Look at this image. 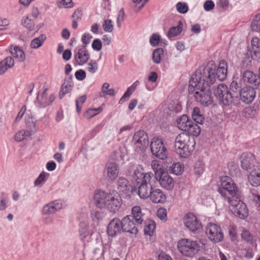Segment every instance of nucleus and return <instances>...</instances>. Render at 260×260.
Returning a JSON list of instances; mask_svg holds the SVG:
<instances>
[{"mask_svg":"<svg viewBox=\"0 0 260 260\" xmlns=\"http://www.w3.org/2000/svg\"><path fill=\"white\" fill-rule=\"evenodd\" d=\"M21 23L22 24L29 30H32L34 28L35 23L34 21L28 16L23 18Z\"/></svg>","mask_w":260,"mask_h":260,"instance_id":"nucleus-41","label":"nucleus"},{"mask_svg":"<svg viewBox=\"0 0 260 260\" xmlns=\"http://www.w3.org/2000/svg\"><path fill=\"white\" fill-rule=\"evenodd\" d=\"M155 229V223L153 221L150 220L145 223L144 228L145 234L151 236Z\"/></svg>","mask_w":260,"mask_h":260,"instance_id":"nucleus-40","label":"nucleus"},{"mask_svg":"<svg viewBox=\"0 0 260 260\" xmlns=\"http://www.w3.org/2000/svg\"><path fill=\"white\" fill-rule=\"evenodd\" d=\"M229 235L231 240H235L237 238L236 226L235 225H232L229 226Z\"/></svg>","mask_w":260,"mask_h":260,"instance_id":"nucleus-55","label":"nucleus"},{"mask_svg":"<svg viewBox=\"0 0 260 260\" xmlns=\"http://www.w3.org/2000/svg\"><path fill=\"white\" fill-rule=\"evenodd\" d=\"M160 41V36L158 34H153L151 35L150 38V43L154 47H155L158 45Z\"/></svg>","mask_w":260,"mask_h":260,"instance_id":"nucleus-54","label":"nucleus"},{"mask_svg":"<svg viewBox=\"0 0 260 260\" xmlns=\"http://www.w3.org/2000/svg\"><path fill=\"white\" fill-rule=\"evenodd\" d=\"M228 202L230 204V210L237 216L244 219L248 216V210L246 205L239 198L231 199L228 198Z\"/></svg>","mask_w":260,"mask_h":260,"instance_id":"nucleus-9","label":"nucleus"},{"mask_svg":"<svg viewBox=\"0 0 260 260\" xmlns=\"http://www.w3.org/2000/svg\"><path fill=\"white\" fill-rule=\"evenodd\" d=\"M259 76L250 71H246L243 74L244 82L257 86L260 83Z\"/></svg>","mask_w":260,"mask_h":260,"instance_id":"nucleus-25","label":"nucleus"},{"mask_svg":"<svg viewBox=\"0 0 260 260\" xmlns=\"http://www.w3.org/2000/svg\"><path fill=\"white\" fill-rule=\"evenodd\" d=\"M132 144L135 151L141 153L149 144V139L147 134L144 131H138L133 136Z\"/></svg>","mask_w":260,"mask_h":260,"instance_id":"nucleus-7","label":"nucleus"},{"mask_svg":"<svg viewBox=\"0 0 260 260\" xmlns=\"http://www.w3.org/2000/svg\"><path fill=\"white\" fill-rule=\"evenodd\" d=\"M62 208V204L60 201L55 200L46 205L43 208V213L45 215L54 214Z\"/></svg>","mask_w":260,"mask_h":260,"instance_id":"nucleus-23","label":"nucleus"},{"mask_svg":"<svg viewBox=\"0 0 260 260\" xmlns=\"http://www.w3.org/2000/svg\"><path fill=\"white\" fill-rule=\"evenodd\" d=\"M204 165L202 161H198L194 165L195 173L198 175L202 174L204 172Z\"/></svg>","mask_w":260,"mask_h":260,"instance_id":"nucleus-53","label":"nucleus"},{"mask_svg":"<svg viewBox=\"0 0 260 260\" xmlns=\"http://www.w3.org/2000/svg\"><path fill=\"white\" fill-rule=\"evenodd\" d=\"M185 131L191 135L198 136L201 132V128L197 123L191 121V123L188 126Z\"/></svg>","mask_w":260,"mask_h":260,"instance_id":"nucleus-34","label":"nucleus"},{"mask_svg":"<svg viewBox=\"0 0 260 260\" xmlns=\"http://www.w3.org/2000/svg\"><path fill=\"white\" fill-rule=\"evenodd\" d=\"M106 177L108 181H113L118 177L119 172L118 165L115 162H110L106 168Z\"/></svg>","mask_w":260,"mask_h":260,"instance_id":"nucleus-19","label":"nucleus"},{"mask_svg":"<svg viewBox=\"0 0 260 260\" xmlns=\"http://www.w3.org/2000/svg\"><path fill=\"white\" fill-rule=\"evenodd\" d=\"M240 160L242 168L248 172L251 171L254 166H257L254 165L255 158L251 153H242L240 157Z\"/></svg>","mask_w":260,"mask_h":260,"instance_id":"nucleus-15","label":"nucleus"},{"mask_svg":"<svg viewBox=\"0 0 260 260\" xmlns=\"http://www.w3.org/2000/svg\"><path fill=\"white\" fill-rule=\"evenodd\" d=\"M121 222L123 232L134 235L138 233L139 226H137V223L131 218V215L124 217Z\"/></svg>","mask_w":260,"mask_h":260,"instance_id":"nucleus-12","label":"nucleus"},{"mask_svg":"<svg viewBox=\"0 0 260 260\" xmlns=\"http://www.w3.org/2000/svg\"><path fill=\"white\" fill-rule=\"evenodd\" d=\"M177 248L184 256L192 257L200 250V246L196 241L184 238L178 242Z\"/></svg>","mask_w":260,"mask_h":260,"instance_id":"nucleus-6","label":"nucleus"},{"mask_svg":"<svg viewBox=\"0 0 260 260\" xmlns=\"http://www.w3.org/2000/svg\"><path fill=\"white\" fill-rule=\"evenodd\" d=\"M111 193H107L104 191L99 190L94 196V204L99 208H106L108 202L109 197Z\"/></svg>","mask_w":260,"mask_h":260,"instance_id":"nucleus-16","label":"nucleus"},{"mask_svg":"<svg viewBox=\"0 0 260 260\" xmlns=\"http://www.w3.org/2000/svg\"><path fill=\"white\" fill-rule=\"evenodd\" d=\"M131 218L137 223V226L141 224L143 221V214L139 206H135L132 210Z\"/></svg>","mask_w":260,"mask_h":260,"instance_id":"nucleus-28","label":"nucleus"},{"mask_svg":"<svg viewBox=\"0 0 260 260\" xmlns=\"http://www.w3.org/2000/svg\"><path fill=\"white\" fill-rule=\"evenodd\" d=\"M80 228L79 230V235L81 239H84L88 235L87 230V225L85 222H81L80 223Z\"/></svg>","mask_w":260,"mask_h":260,"instance_id":"nucleus-45","label":"nucleus"},{"mask_svg":"<svg viewBox=\"0 0 260 260\" xmlns=\"http://www.w3.org/2000/svg\"><path fill=\"white\" fill-rule=\"evenodd\" d=\"M239 95L243 103L248 104L254 100L255 96V91L253 88L246 86L240 90Z\"/></svg>","mask_w":260,"mask_h":260,"instance_id":"nucleus-14","label":"nucleus"},{"mask_svg":"<svg viewBox=\"0 0 260 260\" xmlns=\"http://www.w3.org/2000/svg\"><path fill=\"white\" fill-rule=\"evenodd\" d=\"M48 88L47 87L44 89V91L41 93L39 92L37 97V101L39 104V107H45L48 105V97L47 91Z\"/></svg>","mask_w":260,"mask_h":260,"instance_id":"nucleus-30","label":"nucleus"},{"mask_svg":"<svg viewBox=\"0 0 260 260\" xmlns=\"http://www.w3.org/2000/svg\"><path fill=\"white\" fill-rule=\"evenodd\" d=\"M46 178L45 173L44 172H42L37 179L35 181V185L36 186L39 185L42 182L45 181Z\"/></svg>","mask_w":260,"mask_h":260,"instance_id":"nucleus-63","label":"nucleus"},{"mask_svg":"<svg viewBox=\"0 0 260 260\" xmlns=\"http://www.w3.org/2000/svg\"><path fill=\"white\" fill-rule=\"evenodd\" d=\"M153 176L151 172H145L141 165H137L134 168L132 177L139 185L138 192L141 199H147L151 195L153 190L151 181Z\"/></svg>","mask_w":260,"mask_h":260,"instance_id":"nucleus-2","label":"nucleus"},{"mask_svg":"<svg viewBox=\"0 0 260 260\" xmlns=\"http://www.w3.org/2000/svg\"><path fill=\"white\" fill-rule=\"evenodd\" d=\"M73 6V3L72 0H62L58 4L59 8H71Z\"/></svg>","mask_w":260,"mask_h":260,"instance_id":"nucleus-60","label":"nucleus"},{"mask_svg":"<svg viewBox=\"0 0 260 260\" xmlns=\"http://www.w3.org/2000/svg\"><path fill=\"white\" fill-rule=\"evenodd\" d=\"M191 123V120L188 119L186 115H183L177 120V127L182 131H186L188 126Z\"/></svg>","mask_w":260,"mask_h":260,"instance_id":"nucleus-31","label":"nucleus"},{"mask_svg":"<svg viewBox=\"0 0 260 260\" xmlns=\"http://www.w3.org/2000/svg\"><path fill=\"white\" fill-rule=\"evenodd\" d=\"M72 82L65 80L61 87L59 94V99H61L66 93L70 92L72 90Z\"/></svg>","mask_w":260,"mask_h":260,"instance_id":"nucleus-33","label":"nucleus"},{"mask_svg":"<svg viewBox=\"0 0 260 260\" xmlns=\"http://www.w3.org/2000/svg\"><path fill=\"white\" fill-rule=\"evenodd\" d=\"M221 187L218 188L220 194L228 200V198L231 199H238L240 192L233 180L228 176H224L221 179Z\"/></svg>","mask_w":260,"mask_h":260,"instance_id":"nucleus-5","label":"nucleus"},{"mask_svg":"<svg viewBox=\"0 0 260 260\" xmlns=\"http://www.w3.org/2000/svg\"><path fill=\"white\" fill-rule=\"evenodd\" d=\"M248 176L249 183L254 187L260 185V166H254Z\"/></svg>","mask_w":260,"mask_h":260,"instance_id":"nucleus-22","label":"nucleus"},{"mask_svg":"<svg viewBox=\"0 0 260 260\" xmlns=\"http://www.w3.org/2000/svg\"><path fill=\"white\" fill-rule=\"evenodd\" d=\"M185 226L192 232L195 233L202 229V224L196 216L192 213H188L184 218Z\"/></svg>","mask_w":260,"mask_h":260,"instance_id":"nucleus-11","label":"nucleus"},{"mask_svg":"<svg viewBox=\"0 0 260 260\" xmlns=\"http://www.w3.org/2000/svg\"><path fill=\"white\" fill-rule=\"evenodd\" d=\"M31 132L27 130H21L17 132L15 136V140L17 142H21L31 137Z\"/></svg>","mask_w":260,"mask_h":260,"instance_id":"nucleus-35","label":"nucleus"},{"mask_svg":"<svg viewBox=\"0 0 260 260\" xmlns=\"http://www.w3.org/2000/svg\"><path fill=\"white\" fill-rule=\"evenodd\" d=\"M206 233L208 238L215 243L221 241L223 234L220 226L216 224L209 223L206 227Z\"/></svg>","mask_w":260,"mask_h":260,"instance_id":"nucleus-10","label":"nucleus"},{"mask_svg":"<svg viewBox=\"0 0 260 260\" xmlns=\"http://www.w3.org/2000/svg\"><path fill=\"white\" fill-rule=\"evenodd\" d=\"M92 36L88 33H85L82 37V41L83 43L82 48H86L87 45L89 43Z\"/></svg>","mask_w":260,"mask_h":260,"instance_id":"nucleus-56","label":"nucleus"},{"mask_svg":"<svg viewBox=\"0 0 260 260\" xmlns=\"http://www.w3.org/2000/svg\"><path fill=\"white\" fill-rule=\"evenodd\" d=\"M164 55V50L162 48L155 49L152 53V60L154 63L158 64L160 62L161 58Z\"/></svg>","mask_w":260,"mask_h":260,"instance_id":"nucleus-38","label":"nucleus"},{"mask_svg":"<svg viewBox=\"0 0 260 260\" xmlns=\"http://www.w3.org/2000/svg\"><path fill=\"white\" fill-rule=\"evenodd\" d=\"M151 167L155 172V177L157 174H161L164 172V170L161 168L157 160H153L151 162Z\"/></svg>","mask_w":260,"mask_h":260,"instance_id":"nucleus-48","label":"nucleus"},{"mask_svg":"<svg viewBox=\"0 0 260 260\" xmlns=\"http://www.w3.org/2000/svg\"><path fill=\"white\" fill-rule=\"evenodd\" d=\"M104 217L103 212L94 211L92 213V218L94 221H99L102 220Z\"/></svg>","mask_w":260,"mask_h":260,"instance_id":"nucleus-57","label":"nucleus"},{"mask_svg":"<svg viewBox=\"0 0 260 260\" xmlns=\"http://www.w3.org/2000/svg\"><path fill=\"white\" fill-rule=\"evenodd\" d=\"M150 149L152 154L160 159L167 158L168 151L165 146L162 139L158 137H154L151 142Z\"/></svg>","mask_w":260,"mask_h":260,"instance_id":"nucleus-8","label":"nucleus"},{"mask_svg":"<svg viewBox=\"0 0 260 260\" xmlns=\"http://www.w3.org/2000/svg\"><path fill=\"white\" fill-rule=\"evenodd\" d=\"M183 167L180 162L173 163L169 168V171L175 175H179L182 172Z\"/></svg>","mask_w":260,"mask_h":260,"instance_id":"nucleus-39","label":"nucleus"},{"mask_svg":"<svg viewBox=\"0 0 260 260\" xmlns=\"http://www.w3.org/2000/svg\"><path fill=\"white\" fill-rule=\"evenodd\" d=\"M177 11L181 14H185L187 12L188 8L185 3L179 2L176 4Z\"/></svg>","mask_w":260,"mask_h":260,"instance_id":"nucleus-50","label":"nucleus"},{"mask_svg":"<svg viewBox=\"0 0 260 260\" xmlns=\"http://www.w3.org/2000/svg\"><path fill=\"white\" fill-rule=\"evenodd\" d=\"M122 230L121 220L115 218L108 224L107 233L111 237H114L121 233Z\"/></svg>","mask_w":260,"mask_h":260,"instance_id":"nucleus-18","label":"nucleus"},{"mask_svg":"<svg viewBox=\"0 0 260 260\" xmlns=\"http://www.w3.org/2000/svg\"><path fill=\"white\" fill-rule=\"evenodd\" d=\"M108 198L106 208L111 212H115L121 206V198L117 192L111 193Z\"/></svg>","mask_w":260,"mask_h":260,"instance_id":"nucleus-20","label":"nucleus"},{"mask_svg":"<svg viewBox=\"0 0 260 260\" xmlns=\"http://www.w3.org/2000/svg\"><path fill=\"white\" fill-rule=\"evenodd\" d=\"M75 77L79 80H83L86 78V73L83 70H79L76 72Z\"/></svg>","mask_w":260,"mask_h":260,"instance_id":"nucleus-62","label":"nucleus"},{"mask_svg":"<svg viewBox=\"0 0 260 260\" xmlns=\"http://www.w3.org/2000/svg\"><path fill=\"white\" fill-rule=\"evenodd\" d=\"M117 188L119 192L125 196H130L133 192V188L128 181L124 177H119L117 180Z\"/></svg>","mask_w":260,"mask_h":260,"instance_id":"nucleus-21","label":"nucleus"},{"mask_svg":"<svg viewBox=\"0 0 260 260\" xmlns=\"http://www.w3.org/2000/svg\"><path fill=\"white\" fill-rule=\"evenodd\" d=\"M103 28L106 32H112L113 30L112 20L110 19L105 20L103 24Z\"/></svg>","mask_w":260,"mask_h":260,"instance_id":"nucleus-52","label":"nucleus"},{"mask_svg":"<svg viewBox=\"0 0 260 260\" xmlns=\"http://www.w3.org/2000/svg\"><path fill=\"white\" fill-rule=\"evenodd\" d=\"M241 237L243 240L247 243L252 244L254 242L253 235L247 230H244L241 234Z\"/></svg>","mask_w":260,"mask_h":260,"instance_id":"nucleus-44","label":"nucleus"},{"mask_svg":"<svg viewBox=\"0 0 260 260\" xmlns=\"http://www.w3.org/2000/svg\"><path fill=\"white\" fill-rule=\"evenodd\" d=\"M124 16V11L123 8H121L118 13L117 18V26L120 28L121 27V23L123 20Z\"/></svg>","mask_w":260,"mask_h":260,"instance_id":"nucleus-59","label":"nucleus"},{"mask_svg":"<svg viewBox=\"0 0 260 260\" xmlns=\"http://www.w3.org/2000/svg\"><path fill=\"white\" fill-rule=\"evenodd\" d=\"M155 178L158 179L160 185L166 189L171 190L174 186L173 179L167 172H164L161 174H157Z\"/></svg>","mask_w":260,"mask_h":260,"instance_id":"nucleus-13","label":"nucleus"},{"mask_svg":"<svg viewBox=\"0 0 260 260\" xmlns=\"http://www.w3.org/2000/svg\"><path fill=\"white\" fill-rule=\"evenodd\" d=\"M102 47V42L99 39H95L92 43V48L96 51H100L101 50Z\"/></svg>","mask_w":260,"mask_h":260,"instance_id":"nucleus-61","label":"nucleus"},{"mask_svg":"<svg viewBox=\"0 0 260 260\" xmlns=\"http://www.w3.org/2000/svg\"><path fill=\"white\" fill-rule=\"evenodd\" d=\"M241 89L239 84L235 81H233L231 83L230 90L226 85L219 84L215 91V95L224 105L229 106L237 101Z\"/></svg>","mask_w":260,"mask_h":260,"instance_id":"nucleus-3","label":"nucleus"},{"mask_svg":"<svg viewBox=\"0 0 260 260\" xmlns=\"http://www.w3.org/2000/svg\"><path fill=\"white\" fill-rule=\"evenodd\" d=\"M14 65V61L11 56L5 58L0 62V74H3L9 68H12Z\"/></svg>","mask_w":260,"mask_h":260,"instance_id":"nucleus-29","label":"nucleus"},{"mask_svg":"<svg viewBox=\"0 0 260 260\" xmlns=\"http://www.w3.org/2000/svg\"><path fill=\"white\" fill-rule=\"evenodd\" d=\"M89 58V54L86 48L80 49L75 55V64L82 66L85 63Z\"/></svg>","mask_w":260,"mask_h":260,"instance_id":"nucleus-24","label":"nucleus"},{"mask_svg":"<svg viewBox=\"0 0 260 260\" xmlns=\"http://www.w3.org/2000/svg\"><path fill=\"white\" fill-rule=\"evenodd\" d=\"M87 70L91 74H94L96 72L98 69V64L96 61L91 60L88 63Z\"/></svg>","mask_w":260,"mask_h":260,"instance_id":"nucleus-51","label":"nucleus"},{"mask_svg":"<svg viewBox=\"0 0 260 260\" xmlns=\"http://www.w3.org/2000/svg\"><path fill=\"white\" fill-rule=\"evenodd\" d=\"M191 116L193 121L197 124H201L203 123L204 118L203 115L200 114V110L199 108L196 107L193 109Z\"/></svg>","mask_w":260,"mask_h":260,"instance_id":"nucleus-36","label":"nucleus"},{"mask_svg":"<svg viewBox=\"0 0 260 260\" xmlns=\"http://www.w3.org/2000/svg\"><path fill=\"white\" fill-rule=\"evenodd\" d=\"M251 28L253 31H260V13L257 14L251 22Z\"/></svg>","mask_w":260,"mask_h":260,"instance_id":"nucleus-42","label":"nucleus"},{"mask_svg":"<svg viewBox=\"0 0 260 260\" xmlns=\"http://www.w3.org/2000/svg\"><path fill=\"white\" fill-rule=\"evenodd\" d=\"M195 142L193 138H190L186 133L178 135L174 143L175 151L183 158H187L194 150Z\"/></svg>","mask_w":260,"mask_h":260,"instance_id":"nucleus-4","label":"nucleus"},{"mask_svg":"<svg viewBox=\"0 0 260 260\" xmlns=\"http://www.w3.org/2000/svg\"><path fill=\"white\" fill-rule=\"evenodd\" d=\"M215 68L202 67L192 75L189 81L188 92L202 105L209 106L212 103L209 85L215 81Z\"/></svg>","mask_w":260,"mask_h":260,"instance_id":"nucleus-1","label":"nucleus"},{"mask_svg":"<svg viewBox=\"0 0 260 260\" xmlns=\"http://www.w3.org/2000/svg\"><path fill=\"white\" fill-rule=\"evenodd\" d=\"M46 39V37L45 35H41L39 37L31 40L30 44V47L35 49L40 48L43 44Z\"/></svg>","mask_w":260,"mask_h":260,"instance_id":"nucleus-32","label":"nucleus"},{"mask_svg":"<svg viewBox=\"0 0 260 260\" xmlns=\"http://www.w3.org/2000/svg\"><path fill=\"white\" fill-rule=\"evenodd\" d=\"M135 89V86H134V85H132L131 86L129 87L125 92L124 93L123 96L121 98L119 101V104H122L125 101V99L127 98H129L130 95L133 93Z\"/></svg>","mask_w":260,"mask_h":260,"instance_id":"nucleus-47","label":"nucleus"},{"mask_svg":"<svg viewBox=\"0 0 260 260\" xmlns=\"http://www.w3.org/2000/svg\"><path fill=\"white\" fill-rule=\"evenodd\" d=\"M10 52L11 55L19 62H23L26 58L23 50L18 46H11Z\"/></svg>","mask_w":260,"mask_h":260,"instance_id":"nucleus-26","label":"nucleus"},{"mask_svg":"<svg viewBox=\"0 0 260 260\" xmlns=\"http://www.w3.org/2000/svg\"><path fill=\"white\" fill-rule=\"evenodd\" d=\"M102 110V108L101 107L95 109H90L84 113L83 116L85 118L89 119L101 112Z\"/></svg>","mask_w":260,"mask_h":260,"instance_id":"nucleus-43","label":"nucleus"},{"mask_svg":"<svg viewBox=\"0 0 260 260\" xmlns=\"http://www.w3.org/2000/svg\"><path fill=\"white\" fill-rule=\"evenodd\" d=\"M182 31V27L177 26L176 27H172L170 28L167 33V36L169 38H172L178 35Z\"/></svg>","mask_w":260,"mask_h":260,"instance_id":"nucleus-46","label":"nucleus"},{"mask_svg":"<svg viewBox=\"0 0 260 260\" xmlns=\"http://www.w3.org/2000/svg\"><path fill=\"white\" fill-rule=\"evenodd\" d=\"M26 125L27 128L26 130L31 132V135L37 132V127L36 126V123L33 120L32 117L28 116L26 117Z\"/></svg>","mask_w":260,"mask_h":260,"instance_id":"nucleus-37","label":"nucleus"},{"mask_svg":"<svg viewBox=\"0 0 260 260\" xmlns=\"http://www.w3.org/2000/svg\"><path fill=\"white\" fill-rule=\"evenodd\" d=\"M87 99L86 95H83L80 96L76 101V106L77 112L79 113L81 111L82 105L86 101Z\"/></svg>","mask_w":260,"mask_h":260,"instance_id":"nucleus-49","label":"nucleus"},{"mask_svg":"<svg viewBox=\"0 0 260 260\" xmlns=\"http://www.w3.org/2000/svg\"><path fill=\"white\" fill-rule=\"evenodd\" d=\"M251 45L253 49H260V39L258 38H253L251 40Z\"/></svg>","mask_w":260,"mask_h":260,"instance_id":"nucleus-64","label":"nucleus"},{"mask_svg":"<svg viewBox=\"0 0 260 260\" xmlns=\"http://www.w3.org/2000/svg\"><path fill=\"white\" fill-rule=\"evenodd\" d=\"M149 197L151 201L155 203H163L166 199L165 194L159 189H153Z\"/></svg>","mask_w":260,"mask_h":260,"instance_id":"nucleus-27","label":"nucleus"},{"mask_svg":"<svg viewBox=\"0 0 260 260\" xmlns=\"http://www.w3.org/2000/svg\"><path fill=\"white\" fill-rule=\"evenodd\" d=\"M208 66L214 67V75L215 78L217 77L220 81H223L226 79L227 76L228 65L224 60H221L219 61L218 67L216 70L215 65L212 62L207 65L206 67Z\"/></svg>","mask_w":260,"mask_h":260,"instance_id":"nucleus-17","label":"nucleus"},{"mask_svg":"<svg viewBox=\"0 0 260 260\" xmlns=\"http://www.w3.org/2000/svg\"><path fill=\"white\" fill-rule=\"evenodd\" d=\"M203 6L206 11H209L214 9L215 5L212 1L208 0L204 3Z\"/></svg>","mask_w":260,"mask_h":260,"instance_id":"nucleus-58","label":"nucleus"}]
</instances>
